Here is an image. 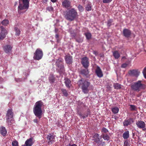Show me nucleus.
Returning <instances> with one entry per match:
<instances>
[{"label":"nucleus","instance_id":"1","mask_svg":"<svg viewBox=\"0 0 146 146\" xmlns=\"http://www.w3.org/2000/svg\"><path fill=\"white\" fill-rule=\"evenodd\" d=\"M43 103L41 101H39L36 102L33 108V111L35 115L40 118L42 115V111L41 107L43 106Z\"/></svg>","mask_w":146,"mask_h":146},{"label":"nucleus","instance_id":"2","mask_svg":"<svg viewBox=\"0 0 146 146\" xmlns=\"http://www.w3.org/2000/svg\"><path fill=\"white\" fill-rule=\"evenodd\" d=\"M30 0H20L19 2L18 11L19 14L25 13L29 7Z\"/></svg>","mask_w":146,"mask_h":146},{"label":"nucleus","instance_id":"3","mask_svg":"<svg viewBox=\"0 0 146 146\" xmlns=\"http://www.w3.org/2000/svg\"><path fill=\"white\" fill-rule=\"evenodd\" d=\"M77 16V12L74 8H72L67 11L65 14V18L70 21H73Z\"/></svg>","mask_w":146,"mask_h":146},{"label":"nucleus","instance_id":"4","mask_svg":"<svg viewBox=\"0 0 146 146\" xmlns=\"http://www.w3.org/2000/svg\"><path fill=\"white\" fill-rule=\"evenodd\" d=\"M141 80H138L131 84V89L135 91L139 92L141 90L145 88V85L142 83Z\"/></svg>","mask_w":146,"mask_h":146},{"label":"nucleus","instance_id":"5","mask_svg":"<svg viewBox=\"0 0 146 146\" xmlns=\"http://www.w3.org/2000/svg\"><path fill=\"white\" fill-rule=\"evenodd\" d=\"M83 78L81 79L78 82L79 86L81 85V88L82 92L85 94L88 93L89 91L88 87L90 85V83L86 80L83 81Z\"/></svg>","mask_w":146,"mask_h":146},{"label":"nucleus","instance_id":"6","mask_svg":"<svg viewBox=\"0 0 146 146\" xmlns=\"http://www.w3.org/2000/svg\"><path fill=\"white\" fill-rule=\"evenodd\" d=\"M63 61V59L60 58L57 60L56 62V65L58 67L57 69L60 73H62L64 71V66L62 64Z\"/></svg>","mask_w":146,"mask_h":146},{"label":"nucleus","instance_id":"7","mask_svg":"<svg viewBox=\"0 0 146 146\" xmlns=\"http://www.w3.org/2000/svg\"><path fill=\"white\" fill-rule=\"evenodd\" d=\"M43 53L42 50L40 48H37L34 54L33 59L36 60H39L42 58Z\"/></svg>","mask_w":146,"mask_h":146},{"label":"nucleus","instance_id":"8","mask_svg":"<svg viewBox=\"0 0 146 146\" xmlns=\"http://www.w3.org/2000/svg\"><path fill=\"white\" fill-rule=\"evenodd\" d=\"M1 32H0V39L3 40L6 36V35L7 34V31L2 26L0 27Z\"/></svg>","mask_w":146,"mask_h":146},{"label":"nucleus","instance_id":"9","mask_svg":"<svg viewBox=\"0 0 146 146\" xmlns=\"http://www.w3.org/2000/svg\"><path fill=\"white\" fill-rule=\"evenodd\" d=\"M81 63L86 69L88 68L89 66V59L86 57H83L81 59Z\"/></svg>","mask_w":146,"mask_h":146},{"label":"nucleus","instance_id":"10","mask_svg":"<svg viewBox=\"0 0 146 146\" xmlns=\"http://www.w3.org/2000/svg\"><path fill=\"white\" fill-rule=\"evenodd\" d=\"M140 72L137 69H133L129 70L128 73L130 76L137 77L139 75Z\"/></svg>","mask_w":146,"mask_h":146},{"label":"nucleus","instance_id":"11","mask_svg":"<svg viewBox=\"0 0 146 146\" xmlns=\"http://www.w3.org/2000/svg\"><path fill=\"white\" fill-rule=\"evenodd\" d=\"M62 5L63 7L68 9H70L72 6L71 5V2L67 0H64L62 2Z\"/></svg>","mask_w":146,"mask_h":146},{"label":"nucleus","instance_id":"12","mask_svg":"<svg viewBox=\"0 0 146 146\" xmlns=\"http://www.w3.org/2000/svg\"><path fill=\"white\" fill-rule=\"evenodd\" d=\"M136 124L139 128L142 129L143 131L146 130L145 127V124L144 122L141 121H138L136 122Z\"/></svg>","mask_w":146,"mask_h":146},{"label":"nucleus","instance_id":"13","mask_svg":"<svg viewBox=\"0 0 146 146\" xmlns=\"http://www.w3.org/2000/svg\"><path fill=\"white\" fill-rule=\"evenodd\" d=\"M65 60L66 63L71 64L72 63V57L70 54H68L65 56Z\"/></svg>","mask_w":146,"mask_h":146},{"label":"nucleus","instance_id":"14","mask_svg":"<svg viewBox=\"0 0 146 146\" xmlns=\"http://www.w3.org/2000/svg\"><path fill=\"white\" fill-rule=\"evenodd\" d=\"M55 136L52 135L50 134H49L48 135L47 137V139L48 141V143L49 144H50L55 141Z\"/></svg>","mask_w":146,"mask_h":146},{"label":"nucleus","instance_id":"15","mask_svg":"<svg viewBox=\"0 0 146 146\" xmlns=\"http://www.w3.org/2000/svg\"><path fill=\"white\" fill-rule=\"evenodd\" d=\"M95 73L97 76L99 78L102 77L103 76L102 71L99 66H97L95 70Z\"/></svg>","mask_w":146,"mask_h":146},{"label":"nucleus","instance_id":"16","mask_svg":"<svg viewBox=\"0 0 146 146\" xmlns=\"http://www.w3.org/2000/svg\"><path fill=\"white\" fill-rule=\"evenodd\" d=\"M13 46L10 45H6L3 46V48L5 52L8 53L11 51Z\"/></svg>","mask_w":146,"mask_h":146},{"label":"nucleus","instance_id":"17","mask_svg":"<svg viewBox=\"0 0 146 146\" xmlns=\"http://www.w3.org/2000/svg\"><path fill=\"white\" fill-rule=\"evenodd\" d=\"M123 34L124 36L128 38L131 35V31L128 29H124L123 30Z\"/></svg>","mask_w":146,"mask_h":146},{"label":"nucleus","instance_id":"18","mask_svg":"<svg viewBox=\"0 0 146 146\" xmlns=\"http://www.w3.org/2000/svg\"><path fill=\"white\" fill-rule=\"evenodd\" d=\"M92 140H94V142L97 143L99 145H100L101 143V142L99 137V135L98 134L95 133L94 135Z\"/></svg>","mask_w":146,"mask_h":146},{"label":"nucleus","instance_id":"19","mask_svg":"<svg viewBox=\"0 0 146 146\" xmlns=\"http://www.w3.org/2000/svg\"><path fill=\"white\" fill-rule=\"evenodd\" d=\"M13 113L12 112V110L9 109L7 111L6 114V116L7 117V119H11L13 118Z\"/></svg>","mask_w":146,"mask_h":146},{"label":"nucleus","instance_id":"20","mask_svg":"<svg viewBox=\"0 0 146 146\" xmlns=\"http://www.w3.org/2000/svg\"><path fill=\"white\" fill-rule=\"evenodd\" d=\"M34 143L33 138H31L27 139L25 142V144L26 146H31Z\"/></svg>","mask_w":146,"mask_h":146},{"label":"nucleus","instance_id":"21","mask_svg":"<svg viewBox=\"0 0 146 146\" xmlns=\"http://www.w3.org/2000/svg\"><path fill=\"white\" fill-rule=\"evenodd\" d=\"M64 83L66 86L68 88H70L71 86V81L68 78H65L64 79Z\"/></svg>","mask_w":146,"mask_h":146},{"label":"nucleus","instance_id":"22","mask_svg":"<svg viewBox=\"0 0 146 146\" xmlns=\"http://www.w3.org/2000/svg\"><path fill=\"white\" fill-rule=\"evenodd\" d=\"M0 133L4 136L6 134L7 131L5 127H2L0 128Z\"/></svg>","mask_w":146,"mask_h":146},{"label":"nucleus","instance_id":"23","mask_svg":"<svg viewBox=\"0 0 146 146\" xmlns=\"http://www.w3.org/2000/svg\"><path fill=\"white\" fill-rule=\"evenodd\" d=\"M89 72L88 68L82 69L80 71V74L83 76H86L89 74Z\"/></svg>","mask_w":146,"mask_h":146},{"label":"nucleus","instance_id":"24","mask_svg":"<svg viewBox=\"0 0 146 146\" xmlns=\"http://www.w3.org/2000/svg\"><path fill=\"white\" fill-rule=\"evenodd\" d=\"M113 55L115 58L118 59L120 57V55L117 51L116 50L113 52Z\"/></svg>","mask_w":146,"mask_h":146},{"label":"nucleus","instance_id":"25","mask_svg":"<svg viewBox=\"0 0 146 146\" xmlns=\"http://www.w3.org/2000/svg\"><path fill=\"white\" fill-rule=\"evenodd\" d=\"M113 86L115 89H120L121 88V84L118 83H114L113 84Z\"/></svg>","mask_w":146,"mask_h":146},{"label":"nucleus","instance_id":"26","mask_svg":"<svg viewBox=\"0 0 146 146\" xmlns=\"http://www.w3.org/2000/svg\"><path fill=\"white\" fill-rule=\"evenodd\" d=\"M1 23L3 25L7 26L9 24V21L8 19H5L2 21Z\"/></svg>","mask_w":146,"mask_h":146},{"label":"nucleus","instance_id":"27","mask_svg":"<svg viewBox=\"0 0 146 146\" xmlns=\"http://www.w3.org/2000/svg\"><path fill=\"white\" fill-rule=\"evenodd\" d=\"M123 137L125 139L128 138L129 137V131H127L125 132L123 134Z\"/></svg>","mask_w":146,"mask_h":146},{"label":"nucleus","instance_id":"28","mask_svg":"<svg viewBox=\"0 0 146 146\" xmlns=\"http://www.w3.org/2000/svg\"><path fill=\"white\" fill-rule=\"evenodd\" d=\"M86 37L87 39L89 40L91 38L92 35L91 33H85Z\"/></svg>","mask_w":146,"mask_h":146},{"label":"nucleus","instance_id":"29","mask_svg":"<svg viewBox=\"0 0 146 146\" xmlns=\"http://www.w3.org/2000/svg\"><path fill=\"white\" fill-rule=\"evenodd\" d=\"M90 113V111L89 109H87V113H84L83 115H80L83 118H86L89 115Z\"/></svg>","mask_w":146,"mask_h":146},{"label":"nucleus","instance_id":"30","mask_svg":"<svg viewBox=\"0 0 146 146\" xmlns=\"http://www.w3.org/2000/svg\"><path fill=\"white\" fill-rule=\"evenodd\" d=\"M119 110V108L117 107H114L112 108V112L114 113H117Z\"/></svg>","mask_w":146,"mask_h":146},{"label":"nucleus","instance_id":"31","mask_svg":"<svg viewBox=\"0 0 146 146\" xmlns=\"http://www.w3.org/2000/svg\"><path fill=\"white\" fill-rule=\"evenodd\" d=\"M86 10L88 11L91 10L92 9L91 4L90 3L87 4L86 7Z\"/></svg>","mask_w":146,"mask_h":146},{"label":"nucleus","instance_id":"32","mask_svg":"<svg viewBox=\"0 0 146 146\" xmlns=\"http://www.w3.org/2000/svg\"><path fill=\"white\" fill-rule=\"evenodd\" d=\"M61 91L63 95L66 97H67L68 95L67 91L65 89H62Z\"/></svg>","mask_w":146,"mask_h":146},{"label":"nucleus","instance_id":"33","mask_svg":"<svg viewBox=\"0 0 146 146\" xmlns=\"http://www.w3.org/2000/svg\"><path fill=\"white\" fill-rule=\"evenodd\" d=\"M55 78L53 76H51L49 78V80L50 83H53L55 81Z\"/></svg>","mask_w":146,"mask_h":146},{"label":"nucleus","instance_id":"34","mask_svg":"<svg viewBox=\"0 0 146 146\" xmlns=\"http://www.w3.org/2000/svg\"><path fill=\"white\" fill-rule=\"evenodd\" d=\"M14 29L16 32L15 35L17 36L19 35L20 33V31L19 29L17 27H15Z\"/></svg>","mask_w":146,"mask_h":146},{"label":"nucleus","instance_id":"35","mask_svg":"<svg viewBox=\"0 0 146 146\" xmlns=\"http://www.w3.org/2000/svg\"><path fill=\"white\" fill-rule=\"evenodd\" d=\"M102 137L105 140L108 141L109 139V137L107 135L103 134Z\"/></svg>","mask_w":146,"mask_h":146},{"label":"nucleus","instance_id":"36","mask_svg":"<svg viewBox=\"0 0 146 146\" xmlns=\"http://www.w3.org/2000/svg\"><path fill=\"white\" fill-rule=\"evenodd\" d=\"M130 121L129 119L125 120V121L123 122V125L124 126H127L128 125L130 124Z\"/></svg>","mask_w":146,"mask_h":146},{"label":"nucleus","instance_id":"37","mask_svg":"<svg viewBox=\"0 0 146 146\" xmlns=\"http://www.w3.org/2000/svg\"><path fill=\"white\" fill-rule=\"evenodd\" d=\"M7 123L8 125H11L13 122V119H7Z\"/></svg>","mask_w":146,"mask_h":146},{"label":"nucleus","instance_id":"38","mask_svg":"<svg viewBox=\"0 0 146 146\" xmlns=\"http://www.w3.org/2000/svg\"><path fill=\"white\" fill-rule=\"evenodd\" d=\"M75 39L76 41L78 43H81L83 41L82 38L80 37L76 38Z\"/></svg>","mask_w":146,"mask_h":146},{"label":"nucleus","instance_id":"39","mask_svg":"<svg viewBox=\"0 0 146 146\" xmlns=\"http://www.w3.org/2000/svg\"><path fill=\"white\" fill-rule=\"evenodd\" d=\"M55 37L56 40V41L57 43L60 42V39H59V35L58 34H56L55 35Z\"/></svg>","mask_w":146,"mask_h":146},{"label":"nucleus","instance_id":"40","mask_svg":"<svg viewBox=\"0 0 146 146\" xmlns=\"http://www.w3.org/2000/svg\"><path fill=\"white\" fill-rule=\"evenodd\" d=\"M130 109L131 111H134L136 110V107L135 106L133 105H130Z\"/></svg>","mask_w":146,"mask_h":146},{"label":"nucleus","instance_id":"41","mask_svg":"<svg viewBox=\"0 0 146 146\" xmlns=\"http://www.w3.org/2000/svg\"><path fill=\"white\" fill-rule=\"evenodd\" d=\"M12 145L13 146H18V143L17 141H14L12 142Z\"/></svg>","mask_w":146,"mask_h":146},{"label":"nucleus","instance_id":"42","mask_svg":"<svg viewBox=\"0 0 146 146\" xmlns=\"http://www.w3.org/2000/svg\"><path fill=\"white\" fill-rule=\"evenodd\" d=\"M108 130L106 128H104L102 129V133H107L108 132Z\"/></svg>","mask_w":146,"mask_h":146},{"label":"nucleus","instance_id":"43","mask_svg":"<svg viewBox=\"0 0 146 146\" xmlns=\"http://www.w3.org/2000/svg\"><path fill=\"white\" fill-rule=\"evenodd\" d=\"M46 9L48 11H52L53 10V7L51 6L47 7Z\"/></svg>","mask_w":146,"mask_h":146},{"label":"nucleus","instance_id":"44","mask_svg":"<svg viewBox=\"0 0 146 146\" xmlns=\"http://www.w3.org/2000/svg\"><path fill=\"white\" fill-rule=\"evenodd\" d=\"M78 8L80 11H82L83 10V8L82 6L79 5L78 6Z\"/></svg>","mask_w":146,"mask_h":146},{"label":"nucleus","instance_id":"45","mask_svg":"<svg viewBox=\"0 0 146 146\" xmlns=\"http://www.w3.org/2000/svg\"><path fill=\"white\" fill-rule=\"evenodd\" d=\"M143 74L144 78H146V68H145L143 71Z\"/></svg>","mask_w":146,"mask_h":146},{"label":"nucleus","instance_id":"46","mask_svg":"<svg viewBox=\"0 0 146 146\" xmlns=\"http://www.w3.org/2000/svg\"><path fill=\"white\" fill-rule=\"evenodd\" d=\"M112 21L111 20H108V21L107 23V25L108 26L110 27L111 25V23H112Z\"/></svg>","mask_w":146,"mask_h":146},{"label":"nucleus","instance_id":"47","mask_svg":"<svg viewBox=\"0 0 146 146\" xmlns=\"http://www.w3.org/2000/svg\"><path fill=\"white\" fill-rule=\"evenodd\" d=\"M127 66L128 64L125 63L122 64L121 66V67L122 68H125Z\"/></svg>","mask_w":146,"mask_h":146},{"label":"nucleus","instance_id":"48","mask_svg":"<svg viewBox=\"0 0 146 146\" xmlns=\"http://www.w3.org/2000/svg\"><path fill=\"white\" fill-rule=\"evenodd\" d=\"M112 0H103V2L104 3H108L111 2Z\"/></svg>","mask_w":146,"mask_h":146},{"label":"nucleus","instance_id":"49","mask_svg":"<svg viewBox=\"0 0 146 146\" xmlns=\"http://www.w3.org/2000/svg\"><path fill=\"white\" fill-rule=\"evenodd\" d=\"M106 88L108 90H110L111 88V87L110 86L109 84L107 85Z\"/></svg>","mask_w":146,"mask_h":146},{"label":"nucleus","instance_id":"50","mask_svg":"<svg viewBox=\"0 0 146 146\" xmlns=\"http://www.w3.org/2000/svg\"><path fill=\"white\" fill-rule=\"evenodd\" d=\"M124 144L125 146H128L129 145V143L127 141H125L124 142Z\"/></svg>","mask_w":146,"mask_h":146},{"label":"nucleus","instance_id":"51","mask_svg":"<svg viewBox=\"0 0 146 146\" xmlns=\"http://www.w3.org/2000/svg\"><path fill=\"white\" fill-rule=\"evenodd\" d=\"M71 29H70L69 30V31L71 34H72L74 32H72V31H71Z\"/></svg>","mask_w":146,"mask_h":146},{"label":"nucleus","instance_id":"52","mask_svg":"<svg viewBox=\"0 0 146 146\" xmlns=\"http://www.w3.org/2000/svg\"><path fill=\"white\" fill-rule=\"evenodd\" d=\"M56 1L57 0H51V1H52L53 3L56 2Z\"/></svg>","mask_w":146,"mask_h":146},{"label":"nucleus","instance_id":"53","mask_svg":"<svg viewBox=\"0 0 146 146\" xmlns=\"http://www.w3.org/2000/svg\"><path fill=\"white\" fill-rule=\"evenodd\" d=\"M33 121L34 122L36 123L38 121L37 119H34Z\"/></svg>","mask_w":146,"mask_h":146},{"label":"nucleus","instance_id":"54","mask_svg":"<svg viewBox=\"0 0 146 146\" xmlns=\"http://www.w3.org/2000/svg\"><path fill=\"white\" fill-rule=\"evenodd\" d=\"M93 53L94 54H96V51H94L93 52Z\"/></svg>","mask_w":146,"mask_h":146},{"label":"nucleus","instance_id":"55","mask_svg":"<svg viewBox=\"0 0 146 146\" xmlns=\"http://www.w3.org/2000/svg\"><path fill=\"white\" fill-rule=\"evenodd\" d=\"M48 0H42L43 2L45 3Z\"/></svg>","mask_w":146,"mask_h":146},{"label":"nucleus","instance_id":"56","mask_svg":"<svg viewBox=\"0 0 146 146\" xmlns=\"http://www.w3.org/2000/svg\"><path fill=\"white\" fill-rule=\"evenodd\" d=\"M71 146H77V145L75 144H73L71 145Z\"/></svg>","mask_w":146,"mask_h":146},{"label":"nucleus","instance_id":"57","mask_svg":"<svg viewBox=\"0 0 146 146\" xmlns=\"http://www.w3.org/2000/svg\"><path fill=\"white\" fill-rule=\"evenodd\" d=\"M125 56H123L122 57V59L125 58Z\"/></svg>","mask_w":146,"mask_h":146},{"label":"nucleus","instance_id":"58","mask_svg":"<svg viewBox=\"0 0 146 146\" xmlns=\"http://www.w3.org/2000/svg\"><path fill=\"white\" fill-rule=\"evenodd\" d=\"M0 88H3V87H2V86H0Z\"/></svg>","mask_w":146,"mask_h":146},{"label":"nucleus","instance_id":"59","mask_svg":"<svg viewBox=\"0 0 146 146\" xmlns=\"http://www.w3.org/2000/svg\"><path fill=\"white\" fill-rule=\"evenodd\" d=\"M1 79H2V78H1V77H0V80H1Z\"/></svg>","mask_w":146,"mask_h":146},{"label":"nucleus","instance_id":"60","mask_svg":"<svg viewBox=\"0 0 146 146\" xmlns=\"http://www.w3.org/2000/svg\"><path fill=\"white\" fill-rule=\"evenodd\" d=\"M22 146H26L25 145H23Z\"/></svg>","mask_w":146,"mask_h":146}]
</instances>
